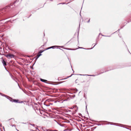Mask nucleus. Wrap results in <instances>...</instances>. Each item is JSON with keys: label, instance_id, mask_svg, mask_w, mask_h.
I'll return each instance as SVG.
<instances>
[{"label": "nucleus", "instance_id": "nucleus-13", "mask_svg": "<svg viewBox=\"0 0 131 131\" xmlns=\"http://www.w3.org/2000/svg\"><path fill=\"white\" fill-rule=\"evenodd\" d=\"M17 131H19V130H18L17 129Z\"/></svg>", "mask_w": 131, "mask_h": 131}, {"label": "nucleus", "instance_id": "nucleus-8", "mask_svg": "<svg viewBox=\"0 0 131 131\" xmlns=\"http://www.w3.org/2000/svg\"><path fill=\"white\" fill-rule=\"evenodd\" d=\"M17 103H21L23 102L22 101H21L20 102H19L18 101V100H17Z\"/></svg>", "mask_w": 131, "mask_h": 131}, {"label": "nucleus", "instance_id": "nucleus-7", "mask_svg": "<svg viewBox=\"0 0 131 131\" xmlns=\"http://www.w3.org/2000/svg\"><path fill=\"white\" fill-rule=\"evenodd\" d=\"M10 101H11L12 102H16V100H10Z\"/></svg>", "mask_w": 131, "mask_h": 131}, {"label": "nucleus", "instance_id": "nucleus-10", "mask_svg": "<svg viewBox=\"0 0 131 131\" xmlns=\"http://www.w3.org/2000/svg\"><path fill=\"white\" fill-rule=\"evenodd\" d=\"M60 49V50H63L62 49Z\"/></svg>", "mask_w": 131, "mask_h": 131}, {"label": "nucleus", "instance_id": "nucleus-2", "mask_svg": "<svg viewBox=\"0 0 131 131\" xmlns=\"http://www.w3.org/2000/svg\"><path fill=\"white\" fill-rule=\"evenodd\" d=\"M3 63L4 64V65L5 66H6V62H5L4 60H3Z\"/></svg>", "mask_w": 131, "mask_h": 131}, {"label": "nucleus", "instance_id": "nucleus-9", "mask_svg": "<svg viewBox=\"0 0 131 131\" xmlns=\"http://www.w3.org/2000/svg\"><path fill=\"white\" fill-rule=\"evenodd\" d=\"M43 51H40L39 52V53H38L40 54H41V53H42Z\"/></svg>", "mask_w": 131, "mask_h": 131}, {"label": "nucleus", "instance_id": "nucleus-14", "mask_svg": "<svg viewBox=\"0 0 131 131\" xmlns=\"http://www.w3.org/2000/svg\"><path fill=\"white\" fill-rule=\"evenodd\" d=\"M56 131H58L56 130Z\"/></svg>", "mask_w": 131, "mask_h": 131}, {"label": "nucleus", "instance_id": "nucleus-3", "mask_svg": "<svg viewBox=\"0 0 131 131\" xmlns=\"http://www.w3.org/2000/svg\"><path fill=\"white\" fill-rule=\"evenodd\" d=\"M58 47V46H52L51 47H50L49 48V49H50V48H54L56 47ZM59 47H62L60 46H59ZM48 49H49V48H48Z\"/></svg>", "mask_w": 131, "mask_h": 131}, {"label": "nucleus", "instance_id": "nucleus-12", "mask_svg": "<svg viewBox=\"0 0 131 131\" xmlns=\"http://www.w3.org/2000/svg\"><path fill=\"white\" fill-rule=\"evenodd\" d=\"M89 21H90V20H89V21H88V22H89Z\"/></svg>", "mask_w": 131, "mask_h": 131}, {"label": "nucleus", "instance_id": "nucleus-4", "mask_svg": "<svg viewBox=\"0 0 131 131\" xmlns=\"http://www.w3.org/2000/svg\"><path fill=\"white\" fill-rule=\"evenodd\" d=\"M40 80L41 81L43 82H46L47 81V80H45L44 79H40Z\"/></svg>", "mask_w": 131, "mask_h": 131}, {"label": "nucleus", "instance_id": "nucleus-1", "mask_svg": "<svg viewBox=\"0 0 131 131\" xmlns=\"http://www.w3.org/2000/svg\"><path fill=\"white\" fill-rule=\"evenodd\" d=\"M5 56L6 57H7L8 58H14V55L10 54H7L5 55Z\"/></svg>", "mask_w": 131, "mask_h": 131}, {"label": "nucleus", "instance_id": "nucleus-5", "mask_svg": "<svg viewBox=\"0 0 131 131\" xmlns=\"http://www.w3.org/2000/svg\"><path fill=\"white\" fill-rule=\"evenodd\" d=\"M41 55V54H40L38 53V54L37 55V58H38Z\"/></svg>", "mask_w": 131, "mask_h": 131}, {"label": "nucleus", "instance_id": "nucleus-11", "mask_svg": "<svg viewBox=\"0 0 131 131\" xmlns=\"http://www.w3.org/2000/svg\"><path fill=\"white\" fill-rule=\"evenodd\" d=\"M71 75H71V76H69V77H71Z\"/></svg>", "mask_w": 131, "mask_h": 131}, {"label": "nucleus", "instance_id": "nucleus-6", "mask_svg": "<svg viewBox=\"0 0 131 131\" xmlns=\"http://www.w3.org/2000/svg\"><path fill=\"white\" fill-rule=\"evenodd\" d=\"M10 7V6H6V7H5V8H4V9H7V8Z\"/></svg>", "mask_w": 131, "mask_h": 131}]
</instances>
